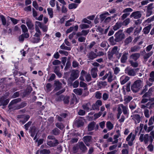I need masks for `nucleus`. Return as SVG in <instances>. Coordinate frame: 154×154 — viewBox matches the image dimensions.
I'll return each mask as SVG.
<instances>
[{"instance_id": "nucleus-60", "label": "nucleus", "mask_w": 154, "mask_h": 154, "mask_svg": "<svg viewBox=\"0 0 154 154\" xmlns=\"http://www.w3.org/2000/svg\"><path fill=\"white\" fill-rule=\"evenodd\" d=\"M144 114L145 117L146 118H149L150 117L149 111L147 109H146L144 111Z\"/></svg>"}, {"instance_id": "nucleus-43", "label": "nucleus", "mask_w": 154, "mask_h": 154, "mask_svg": "<svg viewBox=\"0 0 154 154\" xmlns=\"http://www.w3.org/2000/svg\"><path fill=\"white\" fill-rule=\"evenodd\" d=\"M122 26V23L121 22H117L113 26V29L116 31L119 29Z\"/></svg>"}, {"instance_id": "nucleus-51", "label": "nucleus", "mask_w": 154, "mask_h": 154, "mask_svg": "<svg viewBox=\"0 0 154 154\" xmlns=\"http://www.w3.org/2000/svg\"><path fill=\"white\" fill-rule=\"evenodd\" d=\"M75 101L76 102V103H78V101H77V99L75 95L74 94H72L71 100V104H73Z\"/></svg>"}, {"instance_id": "nucleus-38", "label": "nucleus", "mask_w": 154, "mask_h": 154, "mask_svg": "<svg viewBox=\"0 0 154 154\" xmlns=\"http://www.w3.org/2000/svg\"><path fill=\"white\" fill-rule=\"evenodd\" d=\"M83 89L81 88H76L73 90V92L76 94L81 95L82 93Z\"/></svg>"}, {"instance_id": "nucleus-12", "label": "nucleus", "mask_w": 154, "mask_h": 154, "mask_svg": "<svg viewBox=\"0 0 154 154\" xmlns=\"http://www.w3.org/2000/svg\"><path fill=\"white\" fill-rule=\"evenodd\" d=\"M141 11H137L132 13L130 17L131 18L133 17L135 19H138L141 17Z\"/></svg>"}, {"instance_id": "nucleus-58", "label": "nucleus", "mask_w": 154, "mask_h": 154, "mask_svg": "<svg viewBox=\"0 0 154 154\" xmlns=\"http://www.w3.org/2000/svg\"><path fill=\"white\" fill-rule=\"evenodd\" d=\"M78 5L75 3H72L69 4L68 8L69 9H75L77 7Z\"/></svg>"}, {"instance_id": "nucleus-44", "label": "nucleus", "mask_w": 154, "mask_h": 154, "mask_svg": "<svg viewBox=\"0 0 154 154\" xmlns=\"http://www.w3.org/2000/svg\"><path fill=\"white\" fill-rule=\"evenodd\" d=\"M106 127L109 130H112L113 128V124L110 121H108L106 123Z\"/></svg>"}, {"instance_id": "nucleus-55", "label": "nucleus", "mask_w": 154, "mask_h": 154, "mask_svg": "<svg viewBox=\"0 0 154 154\" xmlns=\"http://www.w3.org/2000/svg\"><path fill=\"white\" fill-rule=\"evenodd\" d=\"M154 123V116H151L149 120L148 123V125L149 126H151Z\"/></svg>"}, {"instance_id": "nucleus-46", "label": "nucleus", "mask_w": 154, "mask_h": 154, "mask_svg": "<svg viewBox=\"0 0 154 154\" xmlns=\"http://www.w3.org/2000/svg\"><path fill=\"white\" fill-rule=\"evenodd\" d=\"M150 136H149V141L152 143L153 140L154 139V132L152 131L150 133Z\"/></svg>"}, {"instance_id": "nucleus-5", "label": "nucleus", "mask_w": 154, "mask_h": 154, "mask_svg": "<svg viewBox=\"0 0 154 154\" xmlns=\"http://www.w3.org/2000/svg\"><path fill=\"white\" fill-rule=\"evenodd\" d=\"M136 135L131 133L126 138V140L128 142V145L132 146L133 144V141L135 139Z\"/></svg>"}, {"instance_id": "nucleus-19", "label": "nucleus", "mask_w": 154, "mask_h": 154, "mask_svg": "<svg viewBox=\"0 0 154 154\" xmlns=\"http://www.w3.org/2000/svg\"><path fill=\"white\" fill-rule=\"evenodd\" d=\"M91 107V104L90 102L84 104L82 105L83 109L87 111L92 110V107Z\"/></svg>"}, {"instance_id": "nucleus-54", "label": "nucleus", "mask_w": 154, "mask_h": 154, "mask_svg": "<svg viewBox=\"0 0 154 154\" xmlns=\"http://www.w3.org/2000/svg\"><path fill=\"white\" fill-rule=\"evenodd\" d=\"M89 25L86 24H81L79 25V27L82 29H86L87 28H89Z\"/></svg>"}, {"instance_id": "nucleus-8", "label": "nucleus", "mask_w": 154, "mask_h": 154, "mask_svg": "<svg viewBox=\"0 0 154 154\" xmlns=\"http://www.w3.org/2000/svg\"><path fill=\"white\" fill-rule=\"evenodd\" d=\"M139 140L141 142H143L145 144H147L148 141H149V134H141L139 137Z\"/></svg>"}, {"instance_id": "nucleus-15", "label": "nucleus", "mask_w": 154, "mask_h": 154, "mask_svg": "<svg viewBox=\"0 0 154 154\" xmlns=\"http://www.w3.org/2000/svg\"><path fill=\"white\" fill-rule=\"evenodd\" d=\"M92 137L91 136H86L83 137V141L86 145L89 146H90V142L91 141Z\"/></svg>"}, {"instance_id": "nucleus-29", "label": "nucleus", "mask_w": 154, "mask_h": 154, "mask_svg": "<svg viewBox=\"0 0 154 154\" xmlns=\"http://www.w3.org/2000/svg\"><path fill=\"white\" fill-rule=\"evenodd\" d=\"M152 24H150L143 28V31L144 34H147L149 33L152 28Z\"/></svg>"}, {"instance_id": "nucleus-39", "label": "nucleus", "mask_w": 154, "mask_h": 154, "mask_svg": "<svg viewBox=\"0 0 154 154\" xmlns=\"http://www.w3.org/2000/svg\"><path fill=\"white\" fill-rule=\"evenodd\" d=\"M26 24L29 29H33L34 25L32 23L31 20H28L26 22Z\"/></svg>"}, {"instance_id": "nucleus-61", "label": "nucleus", "mask_w": 154, "mask_h": 154, "mask_svg": "<svg viewBox=\"0 0 154 154\" xmlns=\"http://www.w3.org/2000/svg\"><path fill=\"white\" fill-rule=\"evenodd\" d=\"M55 125L61 130L64 127L63 125L61 123H57L55 124Z\"/></svg>"}, {"instance_id": "nucleus-45", "label": "nucleus", "mask_w": 154, "mask_h": 154, "mask_svg": "<svg viewBox=\"0 0 154 154\" xmlns=\"http://www.w3.org/2000/svg\"><path fill=\"white\" fill-rule=\"evenodd\" d=\"M40 154H49L51 153V151L49 149H43L40 151Z\"/></svg>"}, {"instance_id": "nucleus-64", "label": "nucleus", "mask_w": 154, "mask_h": 154, "mask_svg": "<svg viewBox=\"0 0 154 154\" xmlns=\"http://www.w3.org/2000/svg\"><path fill=\"white\" fill-rule=\"evenodd\" d=\"M79 65L78 62L76 60H74L72 62V66L74 68L78 67Z\"/></svg>"}, {"instance_id": "nucleus-40", "label": "nucleus", "mask_w": 154, "mask_h": 154, "mask_svg": "<svg viewBox=\"0 0 154 154\" xmlns=\"http://www.w3.org/2000/svg\"><path fill=\"white\" fill-rule=\"evenodd\" d=\"M107 82L105 81H100L97 84V85L100 88L105 87L107 85Z\"/></svg>"}, {"instance_id": "nucleus-23", "label": "nucleus", "mask_w": 154, "mask_h": 154, "mask_svg": "<svg viewBox=\"0 0 154 154\" xmlns=\"http://www.w3.org/2000/svg\"><path fill=\"white\" fill-rule=\"evenodd\" d=\"M9 101L8 99H5L4 97L0 98V106H6L7 105Z\"/></svg>"}, {"instance_id": "nucleus-11", "label": "nucleus", "mask_w": 154, "mask_h": 154, "mask_svg": "<svg viewBox=\"0 0 154 154\" xmlns=\"http://www.w3.org/2000/svg\"><path fill=\"white\" fill-rule=\"evenodd\" d=\"M42 29L44 32H46L48 30V27L42 23L41 22L36 21L35 22V26Z\"/></svg>"}, {"instance_id": "nucleus-42", "label": "nucleus", "mask_w": 154, "mask_h": 154, "mask_svg": "<svg viewBox=\"0 0 154 154\" xmlns=\"http://www.w3.org/2000/svg\"><path fill=\"white\" fill-rule=\"evenodd\" d=\"M133 99L132 97L130 96H128L125 97L124 98V103L126 104L129 103Z\"/></svg>"}, {"instance_id": "nucleus-9", "label": "nucleus", "mask_w": 154, "mask_h": 154, "mask_svg": "<svg viewBox=\"0 0 154 154\" xmlns=\"http://www.w3.org/2000/svg\"><path fill=\"white\" fill-rule=\"evenodd\" d=\"M119 49H118V47L115 46L113 48L111 52L113 54H115L118 59H119L122 54L121 53H119Z\"/></svg>"}, {"instance_id": "nucleus-10", "label": "nucleus", "mask_w": 154, "mask_h": 154, "mask_svg": "<svg viewBox=\"0 0 154 154\" xmlns=\"http://www.w3.org/2000/svg\"><path fill=\"white\" fill-rule=\"evenodd\" d=\"M102 101L101 100H97L95 103L93 104L92 105V110H99V107L102 105Z\"/></svg>"}, {"instance_id": "nucleus-32", "label": "nucleus", "mask_w": 154, "mask_h": 154, "mask_svg": "<svg viewBox=\"0 0 154 154\" xmlns=\"http://www.w3.org/2000/svg\"><path fill=\"white\" fill-rule=\"evenodd\" d=\"M141 48V47L138 45H135L131 48L130 51L132 52H137Z\"/></svg>"}, {"instance_id": "nucleus-35", "label": "nucleus", "mask_w": 154, "mask_h": 154, "mask_svg": "<svg viewBox=\"0 0 154 154\" xmlns=\"http://www.w3.org/2000/svg\"><path fill=\"white\" fill-rule=\"evenodd\" d=\"M100 45L102 48H104V49L106 51L107 50L108 47L109 46L107 42L106 41L103 42L100 44Z\"/></svg>"}, {"instance_id": "nucleus-4", "label": "nucleus", "mask_w": 154, "mask_h": 154, "mask_svg": "<svg viewBox=\"0 0 154 154\" xmlns=\"http://www.w3.org/2000/svg\"><path fill=\"white\" fill-rule=\"evenodd\" d=\"M138 68L137 69H129L128 67H127L125 69V73L130 76H134L136 75V71L138 70Z\"/></svg>"}, {"instance_id": "nucleus-16", "label": "nucleus", "mask_w": 154, "mask_h": 154, "mask_svg": "<svg viewBox=\"0 0 154 154\" xmlns=\"http://www.w3.org/2000/svg\"><path fill=\"white\" fill-rule=\"evenodd\" d=\"M130 79V77L127 76L125 75L122 76L120 79V83L123 85L126 83Z\"/></svg>"}, {"instance_id": "nucleus-17", "label": "nucleus", "mask_w": 154, "mask_h": 154, "mask_svg": "<svg viewBox=\"0 0 154 154\" xmlns=\"http://www.w3.org/2000/svg\"><path fill=\"white\" fill-rule=\"evenodd\" d=\"M54 82L55 87L54 91H57L60 90L62 88V84L58 80H55Z\"/></svg>"}, {"instance_id": "nucleus-2", "label": "nucleus", "mask_w": 154, "mask_h": 154, "mask_svg": "<svg viewBox=\"0 0 154 154\" xmlns=\"http://www.w3.org/2000/svg\"><path fill=\"white\" fill-rule=\"evenodd\" d=\"M115 41L119 42L122 41L125 37V35L122 30L120 29L115 34Z\"/></svg>"}, {"instance_id": "nucleus-20", "label": "nucleus", "mask_w": 154, "mask_h": 154, "mask_svg": "<svg viewBox=\"0 0 154 154\" xmlns=\"http://www.w3.org/2000/svg\"><path fill=\"white\" fill-rule=\"evenodd\" d=\"M128 52H124L121 58V62L122 63H125L128 59Z\"/></svg>"}, {"instance_id": "nucleus-48", "label": "nucleus", "mask_w": 154, "mask_h": 154, "mask_svg": "<svg viewBox=\"0 0 154 154\" xmlns=\"http://www.w3.org/2000/svg\"><path fill=\"white\" fill-rule=\"evenodd\" d=\"M60 48L61 49L65 50L67 51H70L71 50L70 47L66 46L64 43H63L60 46Z\"/></svg>"}, {"instance_id": "nucleus-56", "label": "nucleus", "mask_w": 154, "mask_h": 154, "mask_svg": "<svg viewBox=\"0 0 154 154\" xmlns=\"http://www.w3.org/2000/svg\"><path fill=\"white\" fill-rule=\"evenodd\" d=\"M109 94L108 93H104L102 95V98L103 100H106L109 97Z\"/></svg>"}, {"instance_id": "nucleus-50", "label": "nucleus", "mask_w": 154, "mask_h": 154, "mask_svg": "<svg viewBox=\"0 0 154 154\" xmlns=\"http://www.w3.org/2000/svg\"><path fill=\"white\" fill-rule=\"evenodd\" d=\"M80 87L84 88V90L88 89L87 87V84L81 81L80 82Z\"/></svg>"}, {"instance_id": "nucleus-7", "label": "nucleus", "mask_w": 154, "mask_h": 154, "mask_svg": "<svg viewBox=\"0 0 154 154\" xmlns=\"http://www.w3.org/2000/svg\"><path fill=\"white\" fill-rule=\"evenodd\" d=\"M21 101V99L20 98H17L12 100L9 103L8 106V107L9 110H14V107L15 106H14V104H16Z\"/></svg>"}, {"instance_id": "nucleus-62", "label": "nucleus", "mask_w": 154, "mask_h": 154, "mask_svg": "<svg viewBox=\"0 0 154 154\" xmlns=\"http://www.w3.org/2000/svg\"><path fill=\"white\" fill-rule=\"evenodd\" d=\"M32 42L33 43H37L40 41V38L36 37H34L32 38Z\"/></svg>"}, {"instance_id": "nucleus-33", "label": "nucleus", "mask_w": 154, "mask_h": 154, "mask_svg": "<svg viewBox=\"0 0 154 154\" xmlns=\"http://www.w3.org/2000/svg\"><path fill=\"white\" fill-rule=\"evenodd\" d=\"M153 52L151 51L145 54L143 56V59L145 61H146L153 54Z\"/></svg>"}, {"instance_id": "nucleus-6", "label": "nucleus", "mask_w": 154, "mask_h": 154, "mask_svg": "<svg viewBox=\"0 0 154 154\" xmlns=\"http://www.w3.org/2000/svg\"><path fill=\"white\" fill-rule=\"evenodd\" d=\"M79 76V71L78 70H72L70 74L69 80L73 81L76 79Z\"/></svg>"}, {"instance_id": "nucleus-47", "label": "nucleus", "mask_w": 154, "mask_h": 154, "mask_svg": "<svg viewBox=\"0 0 154 154\" xmlns=\"http://www.w3.org/2000/svg\"><path fill=\"white\" fill-rule=\"evenodd\" d=\"M149 77V80L150 82H154V71H152L150 73Z\"/></svg>"}, {"instance_id": "nucleus-53", "label": "nucleus", "mask_w": 154, "mask_h": 154, "mask_svg": "<svg viewBox=\"0 0 154 154\" xmlns=\"http://www.w3.org/2000/svg\"><path fill=\"white\" fill-rule=\"evenodd\" d=\"M47 11L50 17L52 18L53 16V9L51 8H49L47 9Z\"/></svg>"}, {"instance_id": "nucleus-34", "label": "nucleus", "mask_w": 154, "mask_h": 154, "mask_svg": "<svg viewBox=\"0 0 154 154\" xmlns=\"http://www.w3.org/2000/svg\"><path fill=\"white\" fill-rule=\"evenodd\" d=\"M95 123L94 122L89 123L88 125V130L91 131L93 130L95 127Z\"/></svg>"}, {"instance_id": "nucleus-21", "label": "nucleus", "mask_w": 154, "mask_h": 154, "mask_svg": "<svg viewBox=\"0 0 154 154\" xmlns=\"http://www.w3.org/2000/svg\"><path fill=\"white\" fill-rule=\"evenodd\" d=\"M88 59L91 60L97 57L96 54L93 51L88 53L87 55Z\"/></svg>"}, {"instance_id": "nucleus-36", "label": "nucleus", "mask_w": 154, "mask_h": 154, "mask_svg": "<svg viewBox=\"0 0 154 154\" xmlns=\"http://www.w3.org/2000/svg\"><path fill=\"white\" fill-rule=\"evenodd\" d=\"M73 17L72 18H70L69 20L66 21L65 24V26H69L72 24V23H71L74 21L75 18L74 15H73Z\"/></svg>"}, {"instance_id": "nucleus-52", "label": "nucleus", "mask_w": 154, "mask_h": 154, "mask_svg": "<svg viewBox=\"0 0 154 154\" xmlns=\"http://www.w3.org/2000/svg\"><path fill=\"white\" fill-rule=\"evenodd\" d=\"M95 97L97 99H100L102 97V93L99 91L96 92L95 93Z\"/></svg>"}, {"instance_id": "nucleus-3", "label": "nucleus", "mask_w": 154, "mask_h": 154, "mask_svg": "<svg viewBox=\"0 0 154 154\" xmlns=\"http://www.w3.org/2000/svg\"><path fill=\"white\" fill-rule=\"evenodd\" d=\"M107 78L108 82H111L113 80V75L111 72L109 71L106 73L105 75L102 78H100V79L103 81Z\"/></svg>"}, {"instance_id": "nucleus-28", "label": "nucleus", "mask_w": 154, "mask_h": 154, "mask_svg": "<svg viewBox=\"0 0 154 154\" xmlns=\"http://www.w3.org/2000/svg\"><path fill=\"white\" fill-rule=\"evenodd\" d=\"M58 144L59 142L57 140H55L54 142H53L51 141H50L47 142V144L50 147L56 146Z\"/></svg>"}, {"instance_id": "nucleus-63", "label": "nucleus", "mask_w": 154, "mask_h": 154, "mask_svg": "<svg viewBox=\"0 0 154 154\" xmlns=\"http://www.w3.org/2000/svg\"><path fill=\"white\" fill-rule=\"evenodd\" d=\"M130 18H127L123 22V24L124 26H126L130 23Z\"/></svg>"}, {"instance_id": "nucleus-1", "label": "nucleus", "mask_w": 154, "mask_h": 154, "mask_svg": "<svg viewBox=\"0 0 154 154\" xmlns=\"http://www.w3.org/2000/svg\"><path fill=\"white\" fill-rule=\"evenodd\" d=\"M143 86L142 80L138 79L135 81L131 86V90L134 93L138 92Z\"/></svg>"}, {"instance_id": "nucleus-24", "label": "nucleus", "mask_w": 154, "mask_h": 154, "mask_svg": "<svg viewBox=\"0 0 154 154\" xmlns=\"http://www.w3.org/2000/svg\"><path fill=\"white\" fill-rule=\"evenodd\" d=\"M75 124L78 127H79L82 126L84 124V123L83 120L80 118L75 120Z\"/></svg>"}, {"instance_id": "nucleus-57", "label": "nucleus", "mask_w": 154, "mask_h": 154, "mask_svg": "<svg viewBox=\"0 0 154 154\" xmlns=\"http://www.w3.org/2000/svg\"><path fill=\"white\" fill-rule=\"evenodd\" d=\"M60 131L57 128H55L52 131L53 134L55 135H58L60 134Z\"/></svg>"}, {"instance_id": "nucleus-22", "label": "nucleus", "mask_w": 154, "mask_h": 154, "mask_svg": "<svg viewBox=\"0 0 154 154\" xmlns=\"http://www.w3.org/2000/svg\"><path fill=\"white\" fill-rule=\"evenodd\" d=\"M98 69L97 67H94L92 68L91 71V75L94 78H96L97 76V72Z\"/></svg>"}, {"instance_id": "nucleus-18", "label": "nucleus", "mask_w": 154, "mask_h": 154, "mask_svg": "<svg viewBox=\"0 0 154 154\" xmlns=\"http://www.w3.org/2000/svg\"><path fill=\"white\" fill-rule=\"evenodd\" d=\"M79 147L82 152L83 153L86 152L88 149L84 143L83 142H79Z\"/></svg>"}, {"instance_id": "nucleus-41", "label": "nucleus", "mask_w": 154, "mask_h": 154, "mask_svg": "<svg viewBox=\"0 0 154 154\" xmlns=\"http://www.w3.org/2000/svg\"><path fill=\"white\" fill-rule=\"evenodd\" d=\"M133 40V38L131 36H129L128 37L125 39L124 41V44L125 45H127L130 43Z\"/></svg>"}, {"instance_id": "nucleus-49", "label": "nucleus", "mask_w": 154, "mask_h": 154, "mask_svg": "<svg viewBox=\"0 0 154 154\" xmlns=\"http://www.w3.org/2000/svg\"><path fill=\"white\" fill-rule=\"evenodd\" d=\"M0 18L3 25L4 26L6 25V20L5 17L3 15H0Z\"/></svg>"}, {"instance_id": "nucleus-14", "label": "nucleus", "mask_w": 154, "mask_h": 154, "mask_svg": "<svg viewBox=\"0 0 154 154\" xmlns=\"http://www.w3.org/2000/svg\"><path fill=\"white\" fill-rule=\"evenodd\" d=\"M141 55L138 53H135L132 54L130 56V58L134 61H137L140 57Z\"/></svg>"}, {"instance_id": "nucleus-25", "label": "nucleus", "mask_w": 154, "mask_h": 154, "mask_svg": "<svg viewBox=\"0 0 154 154\" xmlns=\"http://www.w3.org/2000/svg\"><path fill=\"white\" fill-rule=\"evenodd\" d=\"M30 132L31 134V136L33 137L34 136L35 137L34 138V140H35L36 138V128L35 126L32 127L30 128Z\"/></svg>"}, {"instance_id": "nucleus-26", "label": "nucleus", "mask_w": 154, "mask_h": 154, "mask_svg": "<svg viewBox=\"0 0 154 154\" xmlns=\"http://www.w3.org/2000/svg\"><path fill=\"white\" fill-rule=\"evenodd\" d=\"M35 30L36 32L34 35V37L40 38L41 35V32L38 27L36 25L35 26Z\"/></svg>"}, {"instance_id": "nucleus-59", "label": "nucleus", "mask_w": 154, "mask_h": 154, "mask_svg": "<svg viewBox=\"0 0 154 154\" xmlns=\"http://www.w3.org/2000/svg\"><path fill=\"white\" fill-rule=\"evenodd\" d=\"M21 27L23 32L26 33L28 32V29L26 26L25 25L22 24L21 26Z\"/></svg>"}, {"instance_id": "nucleus-31", "label": "nucleus", "mask_w": 154, "mask_h": 154, "mask_svg": "<svg viewBox=\"0 0 154 154\" xmlns=\"http://www.w3.org/2000/svg\"><path fill=\"white\" fill-rule=\"evenodd\" d=\"M27 103L25 102H23L20 105H17L14 107V109H18L23 108L26 106Z\"/></svg>"}, {"instance_id": "nucleus-30", "label": "nucleus", "mask_w": 154, "mask_h": 154, "mask_svg": "<svg viewBox=\"0 0 154 154\" xmlns=\"http://www.w3.org/2000/svg\"><path fill=\"white\" fill-rule=\"evenodd\" d=\"M120 106L122 108L124 114L125 115L128 114V108L127 106H124L123 104L120 105Z\"/></svg>"}, {"instance_id": "nucleus-37", "label": "nucleus", "mask_w": 154, "mask_h": 154, "mask_svg": "<svg viewBox=\"0 0 154 154\" xmlns=\"http://www.w3.org/2000/svg\"><path fill=\"white\" fill-rule=\"evenodd\" d=\"M129 62L131 65V66L134 68L137 67L138 66V63L136 61L130 60H129Z\"/></svg>"}, {"instance_id": "nucleus-13", "label": "nucleus", "mask_w": 154, "mask_h": 154, "mask_svg": "<svg viewBox=\"0 0 154 154\" xmlns=\"http://www.w3.org/2000/svg\"><path fill=\"white\" fill-rule=\"evenodd\" d=\"M76 38H78V41L80 42H85L86 37L82 35L81 32H78L76 34Z\"/></svg>"}, {"instance_id": "nucleus-27", "label": "nucleus", "mask_w": 154, "mask_h": 154, "mask_svg": "<svg viewBox=\"0 0 154 154\" xmlns=\"http://www.w3.org/2000/svg\"><path fill=\"white\" fill-rule=\"evenodd\" d=\"M131 117H132V119L134 121L136 120L138 123H139L141 120V118L140 116L138 114H134L131 116Z\"/></svg>"}]
</instances>
